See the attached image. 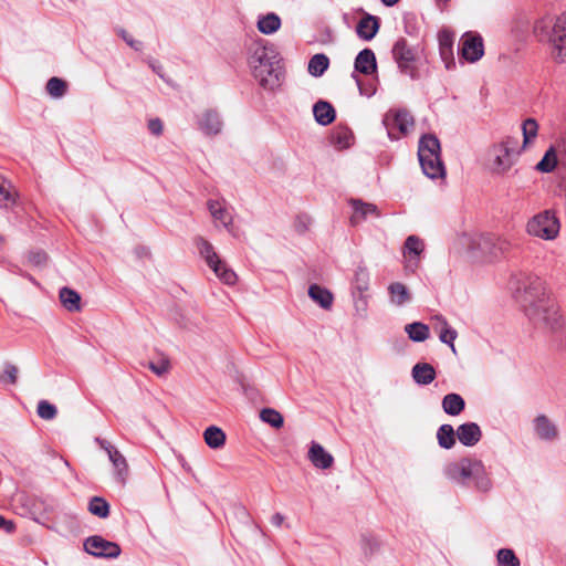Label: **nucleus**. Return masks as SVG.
Returning <instances> with one entry per match:
<instances>
[{"label":"nucleus","mask_w":566,"mask_h":566,"mask_svg":"<svg viewBox=\"0 0 566 566\" xmlns=\"http://www.w3.org/2000/svg\"><path fill=\"white\" fill-rule=\"evenodd\" d=\"M515 297L523 304L525 315L539 328L556 331L562 326V316L554 300L545 293L543 281L533 275L520 274L511 281Z\"/></svg>","instance_id":"f257e3e1"},{"label":"nucleus","mask_w":566,"mask_h":566,"mask_svg":"<svg viewBox=\"0 0 566 566\" xmlns=\"http://www.w3.org/2000/svg\"><path fill=\"white\" fill-rule=\"evenodd\" d=\"M443 473L448 480L461 486H469V482L472 481L474 490L483 494L490 493L493 489L484 463L476 458L464 457L451 462L444 467Z\"/></svg>","instance_id":"f03ea898"},{"label":"nucleus","mask_w":566,"mask_h":566,"mask_svg":"<svg viewBox=\"0 0 566 566\" xmlns=\"http://www.w3.org/2000/svg\"><path fill=\"white\" fill-rule=\"evenodd\" d=\"M248 63L254 78L263 88L274 90L280 85V60L273 48L253 43L249 48Z\"/></svg>","instance_id":"7ed1b4c3"},{"label":"nucleus","mask_w":566,"mask_h":566,"mask_svg":"<svg viewBox=\"0 0 566 566\" xmlns=\"http://www.w3.org/2000/svg\"><path fill=\"white\" fill-rule=\"evenodd\" d=\"M539 41L552 45V56L557 63L566 62V11L557 18L545 15L534 24Z\"/></svg>","instance_id":"20e7f679"},{"label":"nucleus","mask_w":566,"mask_h":566,"mask_svg":"<svg viewBox=\"0 0 566 566\" xmlns=\"http://www.w3.org/2000/svg\"><path fill=\"white\" fill-rule=\"evenodd\" d=\"M440 142L433 134L422 135L418 145V158L423 174L437 179L444 177L446 169L440 157Z\"/></svg>","instance_id":"39448f33"},{"label":"nucleus","mask_w":566,"mask_h":566,"mask_svg":"<svg viewBox=\"0 0 566 566\" xmlns=\"http://www.w3.org/2000/svg\"><path fill=\"white\" fill-rule=\"evenodd\" d=\"M195 244L199 255L224 284L232 285L235 283L237 274L220 259L214 247L208 240L202 237H197Z\"/></svg>","instance_id":"423d86ee"},{"label":"nucleus","mask_w":566,"mask_h":566,"mask_svg":"<svg viewBox=\"0 0 566 566\" xmlns=\"http://www.w3.org/2000/svg\"><path fill=\"white\" fill-rule=\"evenodd\" d=\"M559 220L551 210H545L531 218L526 224V232L530 235L554 240L559 233Z\"/></svg>","instance_id":"0eeeda50"},{"label":"nucleus","mask_w":566,"mask_h":566,"mask_svg":"<svg viewBox=\"0 0 566 566\" xmlns=\"http://www.w3.org/2000/svg\"><path fill=\"white\" fill-rule=\"evenodd\" d=\"M392 59L397 63L399 71L402 74L408 75L410 78H418V70L415 65L416 62V50L405 38H399L391 50Z\"/></svg>","instance_id":"6e6552de"},{"label":"nucleus","mask_w":566,"mask_h":566,"mask_svg":"<svg viewBox=\"0 0 566 566\" xmlns=\"http://www.w3.org/2000/svg\"><path fill=\"white\" fill-rule=\"evenodd\" d=\"M388 137L392 140L399 139L413 127L412 116L405 109L388 112L382 119Z\"/></svg>","instance_id":"1a4fd4ad"},{"label":"nucleus","mask_w":566,"mask_h":566,"mask_svg":"<svg viewBox=\"0 0 566 566\" xmlns=\"http://www.w3.org/2000/svg\"><path fill=\"white\" fill-rule=\"evenodd\" d=\"M83 546L87 554L102 558H116L122 552L117 543L107 541L99 535L87 537Z\"/></svg>","instance_id":"9d476101"},{"label":"nucleus","mask_w":566,"mask_h":566,"mask_svg":"<svg viewBox=\"0 0 566 566\" xmlns=\"http://www.w3.org/2000/svg\"><path fill=\"white\" fill-rule=\"evenodd\" d=\"M459 53L470 63L479 61L484 54L482 36L476 33L465 32L459 42Z\"/></svg>","instance_id":"9b49d317"},{"label":"nucleus","mask_w":566,"mask_h":566,"mask_svg":"<svg viewBox=\"0 0 566 566\" xmlns=\"http://www.w3.org/2000/svg\"><path fill=\"white\" fill-rule=\"evenodd\" d=\"M196 124L198 129L208 137L217 136L221 133L223 122L216 109H205L197 115Z\"/></svg>","instance_id":"f8f14e48"},{"label":"nucleus","mask_w":566,"mask_h":566,"mask_svg":"<svg viewBox=\"0 0 566 566\" xmlns=\"http://www.w3.org/2000/svg\"><path fill=\"white\" fill-rule=\"evenodd\" d=\"M533 432L536 439L544 442H554L559 437L557 424L546 415H537L532 421Z\"/></svg>","instance_id":"ddd939ff"},{"label":"nucleus","mask_w":566,"mask_h":566,"mask_svg":"<svg viewBox=\"0 0 566 566\" xmlns=\"http://www.w3.org/2000/svg\"><path fill=\"white\" fill-rule=\"evenodd\" d=\"M510 143L506 140L492 149V170L495 174H504L513 166L514 151L510 147Z\"/></svg>","instance_id":"4468645a"},{"label":"nucleus","mask_w":566,"mask_h":566,"mask_svg":"<svg viewBox=\"0 0 566 566\" xmlns=\"http://www.w3.org/2000/svg\"><path fill=\"white\" fill-rule=\"evenodd\" d=\"M96 441L101 446V448L106 451L108 459L115 469L116 479L120 483H124L128 472V465L125 457L115 446H113L108 441L98 438L96 439Z\"/></svg>","instance_id":"2eb2a0df"},{"label":"nucleus","mask_w":566,"mask_h":566,"mask_svg":"<svg viewBox=\"0 0 566 566\" xmlns=\"http://www.w3.org/2000/svg\"><path fill=\"white\" fill-rule=\"evenodd\" d=\"M348 202L354 210L350 217V223L353 226L359 224L360 222L365 221L369 216H374L376 218L380 217L378 208L374 203L365 202L361 199H350Z\"/></svg>","instance_id":"dca6fc26"},{"label":"nucleus","mask_w":566,"mask_h":566,"mask_svg":"<svg viewBox=\"0 0 566 566\" xmlns=\"http://www.w3.org/2000/svg\"><path fill=\"white\" fill-rule=\"evenodd\" d=\"M379 28V18L369 13H365L356 25V34L364 41H371L378 33Z\"/></svg>","instance_id":"f3484780"},{"label":"nucleus","mask_w":566,"mask_h":566,"mask_svg":"<svg viewBox=\"0 0 566 566\" xmlns=\"http://www.w3.org/2000/svg\"><path fill=\"white\" fill-rule=\"evenodd\" d=\"M354 69L355 72L364 75L375 74L377 72V61L374 51L370 49L361 50L355 59Z\"/></svg>","instance_id":"a211bd4d"},{"label":"nucleus","mask_w":566,"mask_h":566,"mask_svg":"<svg viewBox=\"0 0 566 566\" xmlns=\"http://www.w3.org/2000/svg\"><path fill=\"white\" fill-rule=\"evenodd\" d=\"M457 437L465 447L475 446L482 438V431L478 423L465 422L457 428Z\"/></svg>","instance_id":"6ab92c4d"},{"label":"nucleus","mask_w":566,"mask_h":566,"mask_svg":"<svg viewBox=\"0 0 566 566\" xmlns=\"http://www.w3.org/2000/svg\"><path fill=\"white\" fill-rule=\"evenodd\" d=\"M308 460L315 468L322 470L331 468L334 463L333 455L317 442H312L308 450Z\"/></svg>","instance_id":"aec40b11"},{"label":"nucleus","mask_w":566,"mask_h":566,"mask_svg":"<svg viewBox=\"0 0 566 566\" xmlns=\"http://www.w3.org/2000/svg\"><path fill=\"white\" fill-rule=\"evenodd\" d=\"M438 41L441 59L446 62V67L450 69V65L454 64L452 51L454 34L449 30H442L438 34Z\"/></svg>","instance_id":"412c9836"},{"label":"nucleus","mask_w":566,"mask_h":566,"mask_svg":"<svg viewBox=\"0 0 566 566\" xmlns=\"http://www.w3.org/2000/svg\"><path fill=\"white\" fill-rule=\"evenodd\" d=\"M389 302L395 306H403L411 302L412 294L401 282L390 283L388 286Z\"/></svg>","instance_id":"4be33fe9"},{"label":"nucleus","mask_w":566,"mask_h":566,"mask_svg":"<svg viewBox=\"0 0 566 566\" xmlns=\"http://www.w3.org/2000/svg\"><path fill=\"white\" fill-rule=\"evenodd\" d=\"M208 209L216 221H219L229 232H231L232 214L224 207V205L218 200H210L208 202Z\"/></svg>","instance_id":"5701e85b"},{"label":"nucleus","mask_w":566,"mask_h":566,"mask_svg":"<svg viewBox=\"0 0 566 566\" xmlns=\"http://www.w3.org/2000/svg\"><path fill=\"white\" fill-rule=\"evenodd\" d=\"M313 114L315 120L322 126L329 125L336 117V113L332 104L322 99L314 104Z\"/></svg>","instance_id":"b1692460"},{"label":"nucleus","mask_w":566,"mask_h":566,"mask_svg":"<svg viewBox=\"0 0 566 566\" xmlns=\"http://www.w3.org/2000/svg\"><path fill=\"white\" fill-rule=\"evenodd\" d=\"M412 378L416 384L426 386L434 380L436 370L428 363H418L412 367Z\"/></svg>","instance_id":"393cba45"},{"label":"nucleus","mask_w":566,"mask_h":566,"mask_svg":"<svg viewBox=\"0 0 566 566\" xmlns=\"http://www.w3.org/2000/svg\"><path fill=\"white\" fill-rule=\"evenodd\" d=\"M354 135L346 126H336L331 134V144L337 149H346L352 146Z\"/></svg>","instance_id":"a878e982"},{"label":"nucleus","mask_w":566,"mask_h":566,"mask_svg":"<svg viewBox=\"0 0 566 566\" xmlns=\"http://www.w3.org/2000/svg\"><path fill=\"white\" fill-rule=\"evenodd\" d=\"M308 296L324 310H329L333 305L332 292L318 284L310 285Z\"/></svg>","instance_id":"bb28decb"},{"label":"nucleus","mask_w":566,"mask_h":566,"mask_svg":"<svg viewBox=\"0 0 566 566\" xmlns=\"http://www.w3.org/2000/svg\"><path fill=\"white\" fill-rule=\"evenodd\" d=\"M442 409L449 416H458L465 408V401L459 394H448L442 398Z\"/></svg>","instance_id":"cd10ccee"},{"label":"nucleus","mask_w":566,"mask_h":566,"mask_svg":"<svg viewBox=\"0 0 566 566\" xmlns=\"http://www.w3.org/2000/svg\"><path fill=\"white\" fill-rule=\"evenodd\" d=\"M59 296L62 305L69 312H78L81 310V296L75 290L62 287Z\"/></svg>","instance_id":"c85d7f7f"},{"label":"nucleus","mask_w":566,"mask_h":566,"mask_svg":"<svg viewBox=\"0 0 566 566\" xmlns=\"http://www.w3.org/2000/svg\"><path fill=\"white\" fill-rule=\"evenodd\" d=\"M457 430L451 424H441L437 430L438 444L442 449H451L455 444Z\"/></svg>","instance_id":"c756f323"},{"label":"nucleus","mask_w":566,"mask_h":566,"mask_svg":"<svg viewBox=\"0 0 566 566\" xmlns=\"http://www.w3.org/2000/svg\"><path fill=\"white\" fill-rule=\"evenodd\" d=\"M205 442L211 449H219L226 443V433L216 426L208 427L203 432Z\"/></svg>","instance_id":"7c9ffc66"},{"label":"nucleus","mask_w":566,"mask_h":566,"mask_svg":"<svg viewBox=\"0 0 566 566\" xmlns=\"http://www.w3.org/2000/svg\"><path fill=\"white\" fill-rule=\"evenodd\" d=\"M258 29L263 34H272L281 27V19L276 13L270 12L258 20Z\"/></svg>","instance_id":"2f4dec72"},{"label":"nucleus","mask_w":566,"mask_h":566,"mask_svg":"<svg viewBox=\"0 0 566 566\" xmlns=\"http://www.w3.org/2000/svg\"><path fill=\"white\" fill-rule=\"evenodd\" d=\"M328 65L329 59L327 55L318 53L310 59L307 70L312 76L319 77L328 69Z\"/></svg>","instance_id":"473e14b6"},{"label":"nucleus","mask_w":566,"mask_h":566,"mask_svg":"<svg viewBox=\"0 0 566 566\" xmlns=\"http://www.w3.org/2000/svg\"><path fill=\"white\" fill-rule=\"evenodd\" d=\"M436 318H437V321H439L441 323V328L439 331L440 342L449 345L450 348L452 349V352L454 353L455 352L454 340L458 336L457 331L448 324V322L446 321L444 317L437 316Z\"/></svg>","instance_id":"72a5a7b5"},{"label":"nucleus","mask_w":566,"mask_h":566,"mask_svg":"<svg viewBox=\"0 0 566 566\" xmlns=\"http://www.w3.org/2000/svg\"><path fill=\"white\" fill-rule=\"evenodd\" d=\"M405 331L408 334V337L417 343L424 342L430 334L428 325L420 322L406 325Z\"/></svg>","instance_id":"f704fd0d"},{"label":"nucleus","mask_w":566,"mask_h":566,"mask_svg":"<svg viewBox=\"0 0 566 566\" xmlns=\"http://www.w3.org/2000/svg\"><path fill=\"white\" fill-rule=\"evenodd\" d=\"M15 191L9 180L0 177V207H11L15 202Z\"/></svg>","instance_id":"c9c22d12"},{"label":"nucleus","mask_w":566,"mask_h":566,"mask_svg":"<svg viewBox=\"0 0 566 566\" xmlns=\"http://www.w3.org/2000/svg\"><path fill=\"white\" fill-rule=\"evenodd\" d=\"M87 510L92 515L99 518H106L109 515V504L101 496H93L88 501Z\"/></svg>","instance_id":"e433bc0d"},{"label":"nucleus","mask_w":566,"mask_h":566,"mask_svg":"<svg viewBox=\"0 0 566 566\" xmlns=\"http://www.w3.org/2000/svg\"><path fill=\"white\" fill-rule=\"evenodd\" d=\"M424 249L423 241L416 235H409L405 241V254L413 255L416 259L415 266L418 265L420 254Z\"/></svg>","instance_id":"4c0bfd02"},{"label":"nucleus","mask_w":566,"mask_h":566,"mask_svg":"<svg viewBox=\"0 0 566 566\" xmlns=\"http://www.w3.org/2000/svg\"><path fill=\"white\" fill-rule=\"evenodd\" d=\"M45 467L52 473L62 474L64 471H71L70 463L61 455L49 454Z\"/></svg>","instance_id":"58836bf2"},{"label":"nucleus","mask_w":566,"mask_h":566,"mask_svg":"<svg viewBox=\"0 0 566 566\" xmlns=\"http://www.w3.org/2000/svg\"><path fill=\"white\" fill-rule=\"evenodd\" d=\"M67 90L66 82L60 77H51L45 86L46 93L53 98H61Z\"/></svg>","instance_id":"ea45409f"},{"label":"nucleus","mask_w":566,"mask_h":566,"mask_svg":"<svg viewBox=\"0 0 566 566\" xmlns=\"http://www.w3.org/2000/svg\"><path fill=\"white\" fill-rule=\"evenodd\" d=\"M260 419L275 429L281 428L284 423L283 416L273 408H263L260 411Z\"/></svg>","instance_id":"a19ab883"},{"label":"nucleus","mask_w":566,"mask_h":566,"mask_svg":"<svg viewBox=\"0 0 566 566\" xmlns=\"http://www.w3.org/2000/svg\"><path fill=\"white\" fill-rule=\"evenodd\" d=\"M523 145L524 147L531 144L537 136L538 124L534 118H527L522 124Z\"/></svg>","instance_id":"79ce46f5"},{"label":"nucleus","mask_w":566,"mask_h":566,"mask_svg":"<svg viewBox=\"0 0 566 566\" xmlns=\"http://www.w3.org/2000/svg\"><path fill=\"white\" fill-rule=\"evenodd\" d=\"M557 164L556 154L553 147H551L543 158L537 163L536 169L542 172H551L554 170Z\"/></svg>","instance_id":"37998d69"},{"label":"nucleus","mask_w":566,"mask_h":566,"mask_svg":"<svg viewBox=\"0 0 566 566\" xmlns=\"http://www.w3.org/2000/svg\"><path fill=\"white\" fill-rule=\"evenodd\" d=\"M497 566H520V559L511 548H501L496 555Z\"/></svg>","instance_id":"c03bdc74"},{"label":"nucleus","mask_w":566,"mask_h":566,"mask_svg":"<svg viewBox=\"0 0 566 566\" xmlns=\"http://www.w3.org/2000/svg\"><path fill=\"white\" fill-rule=\"evenodd\" d=\"M57 415V408L48 400H40L38 402V417L43 420H52Z\"/></svg>","instance_id":"a18cd8bd"},{"label":"nucleus","mask_w":566,"mask_h":566,"mask_svg":"<svg viewBox=\"0 0 566 566\" xmlns=\"http://www.w3.org/2000/svg\"><path fill=\"white\" fill-rule=\"evenodd\" d=\"M18 377V368L14 365L6 364L3 371L0 374V382L3 385L15 384Z\"/></svg>","instance_id":"49530a36"},{"label":"nucleus","mask_w":566,"mask_h":566,"mask_svg":"<svg viewBox=\"0 0 566 566\" xmlns=\"http://www.w3.org/2000/svg\"><path fill=\"white\" fill-rule=\"evenodd\" d=\"M369 274L367 269L359 266L355 272L356 286L360 292L368 289Z\"/></svg>","instance_id":"de8ad7c7"},{"label":"nucleus","mask_w":566,"mask_h":566,"mask_svg":"<svg viewBox=\"0 0 566 566\" xmlns=\"http://www.w3.org/2000/svg\"><path fill=\"white\" fill-rule=\"evenodd\" d=\"M147 366L157 376H164L168 373L170 368V363L169 359L165 357L157 363L149 361Z\"/></svg>","instance_id":"09e8293b"},{"label":"nucleus","mask_w":566,"mask_h":566,"mask_svg":"<svg viewBox=\"0 0 566 566\" xmlns=\"http://www.w3.org/2000/svg\"><path fill=\"white\" fill-rule=\"evenodd\" d=\"M361 549L364 551L365 555H371L375 551L378 549V542L371 536H363Z\"/></svg>","instance_id":"8fccbe9b"},{"label":"nucleus","mask_w":566,"mask_h":566,"mask_svg":"<svg viewBox=\"0 0 566 566\" xmlns=\"http://www.w3.org/2000/svg\"><path fill=\"white\" fill-rule=\"evenodd\" d=\"M117 33L132 49L135 51L142 50V42L134 40L124 29H117Z\"/></svg>","instance_id":"3c124183"},{"label":"nucleus","mask_w":566,"mask_h":566,"mask_svg":"<svg viewBox=\"0 0 566 566\" xmlns=\"http://www.w3.org/2000/svg\"><path fill=\"white\" fill-rule=\"evenodd\" d=\"M511 247H512V243L507 239H504V238H496L495 239L494 248L500 253H504V252L509 251L511 249Z\"/></svg>","instance_id":"603ef678"},{"label":"nucleus","mask_w":566,"mask_h":566,"mask_svg":"<svg viewBox=\"0 0 566 566\" xmlns=\"http://www.w3.org/2000/svg\"><path fill=\"white\" fill-rule=\"evenodd\" d=\"M148 128L151 134L158 136L163 133V123L159 118L150 119L148 123Z\"/></svg>","instance_id":"864d4df0"},{"label":"nucleus","mask_w":566,"mask_h":566,"mask_svg":"<svg viewBox=\"0 0 566 566\" xmlns=\"http://www.w3.org/2000/svg\"><path fill=\"white\" fill-rule=\"evenodd\" d=\"M0 530H3L6 533L11 534L15 530V525L12 521L7 520L3 515H0Z\"/></svg>","instance_id":"5fc2aeb1"},{"label":"nucleus","mask_w":566,"mask_h":566,"mask_svg":"<svg viewBox=\"0 0 566 566\" xmlns=\"http://www.w3.org/2000/svg\"><path fill=\"white\" fill-rule=\"evenodd\" d=\"M283 522L284 516L281 513H275L271 518V523L276 527L282 526Z\"/></svg>","instance_id":"6e6d98bb"},{"label":"nucleus","mask_w":566,"mask_h":566,"mask_svg":"<svg viewBox=\"0 0 566 566\" xmlns=\"http://www.w3.org/2000/svg\"><path fill=\"white\" fill-rule=\"evenodd\" d=\"M36 258H38V266H39L41 263H45V262H46V260H48L46 254H45V253H42V252H39V251H38Z\"/></svg>","instance_id":"4d7b16f0"},{"label":"nucleus","mask_w":566,"mask_h":566,"mask_svg":"<svg viewBox=\"0 0 566 566\" xmlns=\"http://www.w3.org/2000/svg\"><path fill=\"white\" fill-rule=\"evenodd\" d=\"M150 66L153 67V70H154L158 75L163 76V75H161V73H160L161 66H157V65H155V63H151V64H150Z\"/></svg>","instance_id":"13d9d810"},{"label":"nucleus","mask_w":566,"mask_h":566,"mask_svg":"<svg viewBox=\"0 0 566 566\" xmlns=\"http://www.w3.org/2000/svg\"><path fill=\"white\" fill-rule=\"evenodd\" d=\"M386 6L391 7L398 2V0H381Z\"/></svg>","instance_id":"bf43d9fd"},{"label":"nucleus","mask_w":566,"mask_h":566,"mask_svg":"<svg viewBox=\"0 0 566 566\" xmlns=\"http://www.w3.org/2000/svg\"><path fill=\"white\" fill-rule=\"evenodd\" d=\"M352 77L355 80L356 84L360 87V78H359V76L354 72L352 74Z\"/></svg>","instance_id":"052dcab7"}]
</instances>
